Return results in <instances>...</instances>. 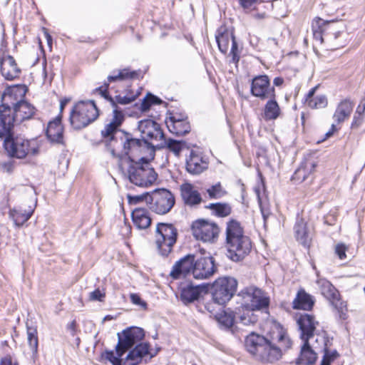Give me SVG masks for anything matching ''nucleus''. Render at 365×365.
Returning a JSON list of instances; mask_svg holds the SVG:
<instances>
[{
  "mask_svg": "<svg viewBox=\"0 0 365 365\" xmlns=\"http://www.w3.org/2000/svg\"><path fill=\"white\" fill-rule=\"evenodd\" d=\"M152 106L151 102L150 101V99L148 96V95L143 98L141 105H140V110L143 112L147 111L150 109V106Z\"/></svg>",
  "mask_w": 365,
  "mask_h": 365,
  "instance_id": "obj_60",
  "label": "nucleus"
},
{
  "mask_svg": "<svg viewBox=\"0 0 365 365\" xmlns=\"http://www.w3.org/2000/svg\"><path fill=\"white\" fill-rule=\"evenodd\" d=\"M209 160L204 154L199 151L191 150L185 159V169L192 175H198L207 170Z\"/></svg>",
  "mask_w": 365,
  "mask_h": 365,
  "instance_id": "obj_15",
  "label": "nucleus"
},
{
  "mask_svg": "<svg viewBox=\"0 0 365 365\" xmlns=\"http://www.w3.org/2000/svg\"><path fill=\"white\" fill-rule=\"evenodd\" d=\"M150 194L149 192H145L142 195H128V202L130 204H137L140 202L145 201L146 203L149 205L150 202Z\"/></svg>",
  "mask_w": 365,
  "mask_h": 365,
  "instance_id": "obj_51",
  "label": "nucleus"
},
{
  "mask_svg": "<svg viewBox=\"0 0 365 365\" xmlns=\"http://www.w3.org/2000/svg\"><path fill=\"white\" fill-rule=\"evenodd\" d=\"M14 168V161L8 160L6 161L0 162V169L6 173H11Z\"/></svg>",
  "mask_w": 365,
  "mask_h": 365,
  "instance_id": "obj_53",
  "label": "nucleus"
},
{
  "mask_svg": "<svg viewBox=\"0 0 365 365\" xmlns=\"http://www.w3.org/2000/svg\"><path fill=\"white\" fill-rule=\"evenodd\" d=\"M133 224L140 230L148 228L151 224L149 212L145 208L138 207L132 212Z\"/></svg>",
  "mask_w": 365,
  "mask_h": 365,
  "instance_id": "obj_33",
  "label": "nucleus"
},
{
  "mask_svg": "<svg viewBox=\"0 0 365 365\" xmlns=\"http://www.w3.org/2000/svg\"><path fill=\"white\" fill-rule=\"evenodd\" d=\"M180 194L186 205L194 207L202 202V198L198 190L191 183L185 182L180 185Z\"/></svg>",
  "mask_w": 365,
  "mask_h": 365,
  "instance_id": "obj_24",
  "label": "nucleus"
},
{
  "mask_svg": "<svg viewBox=\"0 0 365 365\" xmlns=\"http://www.w3.org/2000/svg\"><path fill=\"white\" fill-rule=\"evenodd\" d=\"M318 359L317 353L311 347L310 344H303L299 356L296 359V365H314Z\"/></svg>",
  "mask_w": 365,
  "mask_h": 365,
  "instance_id": "obj_29",
  "label": "nucleus"
},
{
  "mask_svg": "<svg viewBox=\"0 0 365 365\" xmlns=\"http://www.w3.org/2000/svg\"><path fill=\"white\" fill-rule=\"evenodd\" d=\"M138 76V73L137 71H131L128 68H126L118 71H114L112 75L108 76L106 83L109 85L110 83L112 82L134 79L137 78Z\"/></svg>",
  "mask_w": 365,
  "mask_h": 365,
  "instance_id": "obj_37",
  "label": "nucleus"
},
{
  "mask_svg": "<svg viewBox=\"0 0 365 365\" xmlns=\"http://www.w3.org/2000/svg\"><path fill=\"white\" fill-rule=\"evenodd\" d=\"M333 306L338 310L339 313V317L342 319H345L346 318V305L345 302H342L339 299V296L337 297V299H330Z\"/></svg>",
  "mask_w": 365,
  "mask_h": 365,
  "instance_id": "obj_49",
  "label": "nucleus"
},
{
  "mask_svg": "<svg viewBox=\"0 0 365 365\" xmlns=\"http://www.w3.org/2000/svg\"><path fill=\"white\" fill-rule=\"evenodd\" d=\"M237 281L231 277H220L212 285V299L218 304L229 302L237 291Z\"/></svg>",
  "mask_w": 365,
  "mask_h": 365,
  "instance_id": "obj_7",
  "label": "nucleus"
},
{
  "mask_svg": "<svg viewBox=\"0 0 365 365\" xmlns=\"http://www.w3.org/2000/svg\"><path fill=\"white\" fill-rule=\"evenodd\" d=\"M170 132L176 135H184L190 130V125L187 120H176L174 118L173 121H165Z\"/></svg>",
  "mask_w": 365,
  "mask_h": 365,
  "instance_id": "obj_35",
  "label": "nucleus"
},
{
  "mask_svg": "<svg viewBox=\"0 0 365 365\" xmlns=\"http://www.w3.org/2000/svg\"><path fill=\"white\" fill-rule=\"evenodd\" d=\"M4 148L10 158L23 159L28 155H36L39 145L36 139H26L23 136H13L11 133L4 140Z\"/></svg>",
  "mask_w": 365,
  "mask_h": 365,
  "instance_id": "obj_3",
  "label": "nucleus"
},
{
  "mask_svg": "<svg viewBox=\"0 0 365 365\" xmlns=\"http://www.w3.org/2000/svg\"><path fill=\"white\" fill-rule=\"evenodd\" d=\"M174 118L176 119V120H187V117L185 115L181 113H175L167 119L166 121H173Z\"/></svg>",
  "mask_w": 365,
  "mask_h": 365,
  "instance_id": "obj_62",
  "label": "nucleus"
},
{
  "mask_svg": "<svg viewBox=\"0 0 365 365\" xmlns=\"http://www.w3.org/2000/svg\"><path fill=\"white\" fill-rule=\"evenodd\" d=\"M216 270L212 257H201L194 262L192 274L195 279H205L212 276Z\"/></svg>",
  "mask_w": 365,
  "mask_h": 365,
  "instance_id": "obj_18",
  "label": "nucleus"
},
{
  "mask_svg": "<svg viewBox=\"0 0 365 365\" xmlns=\"http://www.w3.org/2000/svg\"><path fill=\"white\" fill-rule=\"evenodd\" d=\"M347 250L348 247L344 243H339L335 246V253L340 259H346Z\"/></svg>",
  "mask_w": 365,
  "mask_h": 365,
  "instance_id": "obj_52",
  "label": "nucleus"
},
{
  "mask_svg": "<svg viewBox=\"0 0 365 365\" xmlns=\"http://www.w3.org/2000/svg\"><path fill=\"white\" fill-rule=\"evenodd\" d=\"M251 93L261 100L275 98V90L270 86L267 75H260L255 77L251 83Z\"/></svg>",
  "mask_w": 365,
  "mask_h": 365,
  "instance_id": "obj_16",
  "label": "nucleus"
},
{
  "mask_svg": "<svg viewBox=\"0 0 365 365\" xmlns=\"http://www.w3.org/2000/svg\"><path fill=\"white\" fill-rule=\"evenodd\" d=\"M191 228L194 237L205 242H215L220 232L216 223L203 219L193 222Z\"/></svg>",
  "mask_w": 365,
  "mask_h": 365,
  "instance_id": "obj_11",
  "label": "nucleus"
},
{
  "mask_svg": "<svg viewBox=\"0 0 365 365\" xmlns=\"http://www.w3.org/2000/svg\"><path fill=\"white\" fill-rule=\"evenodd\" d=\"M254 310L250 309H246V311L239 317V322L243 325H250L255 324L258 319L257 317L254 314Z\"/></svg>",
  "mask_w": 365,
  "mask_h": 365,
  "instance_id": "obj_48",
  "label": "nucleus"
},
{
  "mask_svg": "<svg viewBox=\"0 0 365 365\" xmlns=\"http://www.w3.org/2000/svg\"><path fill=\"white\" fill-rule=\"evenodd\" d=\"M245 338V342H258V341L261 339V336L259 334H255L252 331L250 334H247L244 336Z\"/></svg>",
  "mask_w": 365,
  "mask_h": 365,
  "instance_id": "obj_58",
  "label": "nucleus"
},
{
  "mask_svg": "<svg viewBox=\"0 0 365 365\" xmlns=\"http://www.w3.org/2000/svg\"><path fill=\"white\" fill-rule=\"evenodd\" d=\"M339 357V354L335 349H329L327 347L324 349V355L320 365H331L336 359Z\"/></svg>",
  "mask_w": 365,
  "mask_h": 365,
  "instance_id": "obj_47",
  "label": "nucleus"
},
{
  "mask_svg": "<svg viewBox=\"0 0 365 365\" xmlns=\"http://www.w3.org/2000/svg\"><path fill=\"white\" fill-rule=\"evenodd\" d=\"M113 118L108 123L103 130H101V135L104 138H108L110 141L115 140L118 138V135L123 132L118 130V128L121 125L125 119L124 114L119 108H113Z\"/></svg>",
  "mask_w": 365,
  "mask_h": 365,
  "instance_id": "obj_20",
  "label": "nucleus"
},
{
  "mask_svg": "<svg viewBox=\"0 0 365 365\" xmlns=\"http://www.w3.org/2000/svg\"><path fill=\"white\" fill-rule=\"evenodd\" d=\"M63 128L61 125V118L56 117L53 121L48 123L46 135L50 141L58 144H63Z\"/></svg>",
  "mask_w": 365,
  "mask_h": 365,
  "instance_id": "obj_26",
  "label": "nucleus"
},
{
  "mask_svg": "<svg viewBox=\"0 0 365 365\" xmlns=\"http://www.w3.org/2000/svg\"><path fill=\"white\" fill-rule=\"evenodd\" d=\"M264 342H271V341H277L279 342H290V339L287 335L286 330L280 325L275 326L270 333V340L262 338Z\"/></svg>",
  "mask_w": 365,
  "mask_h": 365,
  "instance_id": "obj_42",
  "label": "nucleus"
},
{
  "mask_svg": "<svg viewBox=\"0 0 365 365\" xmlns=\"http://www.w3.org/2000/svg\"><path fill=\"white\" fill-rule=\"evenodd\" d=\"M342 35L343 34L340 31H336L330 34H322L320 31H314V38H319L322 43L324 42L325 38L327 40H334L336 41L332 43L331 49H337L344 46L345 41H337V39L340 38Z\"/></svg>",
  "mask_w": 365,
  "mask_h": 365,
  "instance_id": "obj_39",
  "label": "nucleus"
},
{
  "mask_svg": "<svg viewBox=\"0 0 365 365\" xmlns=\"http://www.w3.org/2000/svg\"><path fill=\"white\" fill-rule=\"evenodd\" d=\"M206 193L210 199H220L227 194V190L220 182L212 185L206 189Z\"/></svg>",
  "mask_w": 365,
  "mask_h": 365,
  "instance_id": "obj_44",
  "label": "nucleus"
},
{
  "mask_svg": "<svg viewBox=\"0 0 365 365\" xmlns=\"http://www.w3.org/2000/svg\"><path fill=\"white\" fill-rule=\"evenodd\" d=\"M239 296L244 300L242 304L252 310L267 309L269 304V298L255 287H246L239 293Z\"/></svg>",
  "mask_w": 365,
  "mask_h": 365,
  "instance_id": "obj_10",
  "label": "nucleus"
},
{
  "mask_svg": "<svg viewBox=\"0 0 365 365\" xmlns=\"http://www.w3.org/2000/svg\"><path fill=\"white\" fill-rule=\"evenodd\" d=\"M138 128L140 132L142 140L149 146L154 141L163 140L164 133L160 125L151 119H145L138 122Z\"/></svg>",
  "mask_w": 365,
  "mask_h": 365,
  "instance_id": "obj_13",
  "label": "nucleus"
},
{
  "mask_svg": "<svg viewBox=\"0 0 365 365\" xmlns=\"http://www.w3.org/2000/svg\"><path fill=\"white\" fill-rule=\"evenodd\" d=\"M225 235L226 255L230 260L239 262L250 255L252 241L245 235L244 229L238 221L230 220L227 222Z\"/></svg>",
  "mask_w": 365,
  "mask_h": 365,
  "instance_id": "obj_1",
  "label": "nucleus"
},
{
  "mask_svg": "<svg viewBox=\"0 0 365 365\" xmlns=\"http://www.w3.org/2000/svg\"><path fill=\"white\" fill-rule=\"evenodd\" d=\"M120 136L124 153L128 156L130 163L136 162L135 158H140L141 155L150 146L143 140L134 138L128 133H122Z\"/></svg>",
  "mask_w": 365,
  "mask_h": 365,
  "instance_id": "obj_12",
  "label": "nucleus"
},
{
  "mask_svg": "<svg viewBox=\"0 0 365 365\" xmlns=\"http://www.w3.org/2000/svg\"><path fill=\"white\" fill-rule=\"evenodd\" d=\"M0 365H19V364L11 356L8 355L1 359Z\"/></svg>",
  "mask_w": 365,
  "mask_h": 365,
  "instance_id": "obj_57",
  "label": "nucleus"
},
{
  "mask_svg": "<svg viewBox=\"0 0 365 365\" xmlns=\"http://www.w3.org/2000/svg\"><path fill=\"white\" fill-rule=\"evenodd\" d=\"M148 96L152 105H158V104H160L163 103V101L160 98H159L158 97H157L153 94L148 93Z\"/></svg>",
  "mask_w": 365,
  "mask_h": 365,
  "instance_id": "obj_63",
  "label": "nucleus"
},
{
  "mask_svg": "<svg viewBox=\"0 0 365 365\" xmlns=\"http://www.w3.org/2000/svg\"><path fill=\"white\" fill-rule=\"evenodd\" d=\"M1 73L5 79L13 81L19 76L21 70L15 59L10 55H6L0 58Z\"/></svg>",
  "mask_w": 365,
  "mask_h": 365,
  "instance_id": "obj_23",
  "label": "nucleus"
},
{
  "mask_svg": "<svg viewBox=\"0 0 365 365\" xmlns=\"http://www.w3.org/2000/svg\"><path fill=\"white\" fill-rule=\"evenodd\" d=\"M127 174L130 182L143 187L152 185L158 177L155 170L145 157H140L139 161L130 163Z\"/></svg>",
  "mask_w": 365,
  "mask_h": 365,
  "instance_id": "obj_4",
  "label": "nucleus"
},
{
  "mask_svg": "<svg viewBox=\"0 0 365 365\" xmlns=\"http://www.w3.org/2000/svg\"><path fill=\"white\" fill-rule=\"evenodd\" d=\"M12 90H14V93L11 95V99L9 101V103H10L13 106L14 114L12 117L14 118V122L21 123L25 120L31 118L36 112L35 107L26 101H19L17 103H13V96L16 95L17 87L9 89L6 92Z\"/></svg>",
  "mask_w": 365,
  "mask_h": 365,
  "instance_id": "obj_17",
  "label": "nucleus"
},
{
  "mask_svg": "<svg viewBox=\"0 0 365 365\" xmlns=\"http://www.w3.org/2000/svg\"><path fill=\"white\" fill-rule=\"evenodd\" d=\"M232 36H235L232 32H230L225 27H220L217 30V34H216V41L217 43V46L219 50L222 53H226L229 48L230 42L232 43Z\"/></svg>",
  "mask_w": 365,
  "mask_h": 365,
  "instance_id": "obj_34",
  "label": "nucleus"
},
{
  "mask_svg": "<svg viewBox=\"0 0 365 365\" xmlns=\"http://www.w3.org/2000/svg\"><path fill=\"white\" fill-rule=\"evenodd\" d=\"M163 145H166L168 149L173 152L175 155H179L183 148L182 142L173 139H168V140H165L163 138V140H161L160 144L157 145V146H163Z\"/></svg>",
  "mask_w": 365,
  "mask_h": 365,
  "instance_id": "obj_45",
  "label": "nucleus"
},
{
  "mask_svg": "<svg viewBox=\"0 0 365 365\" xmlns=\"http://www.w3.org/2000/svg\"><path fill=\"white\" fill-rule=\"evenodd\" d=\"M27 339L29 342H38L36 329L27 327Z\"/></svg>",
  "mask_w": 365,
  "mask_h": 365,
  "instance_id": "obj_55",
  "label": "nucleus"
},
{
  "mask_svg": "<svg viewBox=\"0 0 365 365\" xmlns=\"http://www.w3.org/2000/svg\"><path fill=\"white\" fill-rule=\"evenodd\" d=\"M235 320V315L230 309L225 310L217 316L218 322L225 328L228 329L232 327Z\"/></svg>",
  "mask_w": 365,
  "mask_h": 365,
  "instance_id": "obj_43",
  "label": "nucleus"
},
{
  "mask_svg": "<svg viewBox=\"0 0 365 365\" xmlns=\"http://www.w3.org/2000/svg\"><path fill=\"white\" fill-rule=\"evenodd\" d=\"M363 122V117L362 115H359L357 114H355L354 116L353 122L351 123V128H355L360 126V125Z\"/></svg>",
  "mask_w": 365,
  "mask_h": 365,
  "instance_id": "obj_61",
  "label": "nucleus"
},
{
  "mask_svg": "<svg viewBox=\"0 0 365 365\" xmlns=\"http://www.w3.org/2000/svg\"><path fill=\"white\" fill-rule=\"evenodd\" d=\"M353 107L354 103L348 99L341 101L333 115L334 122L340 124L349 118L353 110Z\"/></svg>",
  "mask_w": 365,
  "mask_h": 365,
  "instance_id": "obj_32",
  "label": "nucleus"
},
{
  "mask_svg": "<svg viewBox=\"0 0 365 365\" xmlns=\"http://www.w3.org/2000/svg\"><path fill=\"white\" fill-rule=\"evenodd\" d=\"M365 110V99L362 100L360 103V104L358 106L356 113L359 115H362Z\"/></svg>",
  "mask_w": 365,
  "mask_h": 365,
  "instance_id": "obj_64",
  "label": "nucleus"
},
{
  "mask_svg": "<svg viewBox=\"0 0 365 365\" xmlns=\"http://www.w3.org/2000/svg\"><path fill=\"white\" fill-rule=\"evenodd\" d=\"M105 297V292L101 291L99 289H96L90 293L89 299L92 301L102 302Z\"/></svg>",
  "mask_w": 365,
  "mask_h": 365,
  "instance_id": "obj_54",
  "label": "nucleus"
},
{
  "mask_svg": "<svg viewBox=\"0 0 365 365\" xmlns=\"http://www.w3.org/2000/svg\"><path fill=\"white\" fill-rule=\"evenodd\" d=\"M195 257L187 255L178 260L173 266L170 277L173 279H179L185 277L193 270Z\"/></svg>",
  "mask_w": 365,
  "mask_h": 365,
  "instance_id": "obj_19",
  "label": "nucleus"
},
{
  "mask_svg": "<svg viewBox=\"0 0 365 365\" xmlns=\"http://www.w3.org/2000/svg\"><path fill=\"white\" fill-rule=\"evenodd\" d=\"M206 291V284L194 286L190 283L181 287L180 299L183 304H187L197 300L201 293Z\"/></svg>",
  "mask_w": 365,
  "mask_h": 365,
  "instance_id": "obj_25",
  "label": "nucleus"
},
{
  "mask_svg": "<svg viewBox=\"0 0 365 365\" xmlns=\"http://www.w3.org/2000/svg\"><path fill=\"white\" fill-rule=\"evenodd\" d=\"M108 89V83H104L103 86L96 88L95 91L107 100L110 103L113 108H119L118 104L127 105L134 101L136 98L135 95H126L123 96L121 95H117L115 98H113L109 95Z\"/></svg>",
  "mask_w": 365,
  "mask_h": 365,
  "instance_id": "obj_22",
  "label": "nucleus"
},
{
  "mask_svg": "<svg viewBox=\"0 0 365 365\" xmlns=\"http://www.w3.org/2000/svg\"><path fill=\"white\" fill-rule=\"evenodd\" d=\"M177 237L178 230L173 225L163 222L158 223L155 241L158 253L163 257H168L176 243Z\"/></svg>",
  "mask_w": 365,
  "mask_h": 365,
  "instance_id": "obj_6",
  "label": "nucleus"
},
{
  "mask_svg": "<svg viewBox=\"0 0 365 365\" xmlns=\"http://www.w3.org/2000/svg\"><path fill=\"white\" fill-rule=\"evenodd\" d=\"M245 349L256 359L273 363L279 360L282 352L275 344H244Z\"/></svg>",
  "mask_w": 365,
  "mask_h": 365,
  "instance_id": "obj_8",
  "label": "nucleus"
},
{
  "mask_svg": "<svg viewBox=\"0 0 365 365\" xmlns=\"http://www.w3.org/2000/svg\"><path fill=\"white\" fill-rule=\"evenodd\" d=\"M206 207L212 210V213L219 217H227L232 212L231 206L226 202L211 203Z\"/></svg>",
  "mask_w": 365,
  "mask_h": 365,
  "instance_id": "obj_40",
  "label": "nucleus"
},
{
  "mask_svg": "<svg viewBox=\"0 0 365 365\" xmlns=\"http://www.w3.org/2000/svg\"><path fill=\"white\" fill-rule=\"evenodd\" d=\"M159 349L152 353L149 351V344H117L115 353L106 350L101 353V358L112 365H138L143 356L153 357Z\"/></svg>",
  "mask_w": 365,
  "mask_h": 365,
  "instance_id": "obj_2",
  "label": "nucleus"
},
{
  "mask_svg": "<svg viewBox=\"0 0 365 365\" xmlns=\"http://www.w3.org/2000/svg\"><path fill=\"white\" fill-rule=\"evenodd\" d=\"M317 284L320 288L322 294L326 298H327L329 300L337 299L339 292L330 282L325 279L320 278L317 279Z\"/></svg>",
  "mask_w": 365,
  "mask_h": 365,
  "instance_id": "obj_38",
  "label": "nucleus"
},
{
  "mask_svg": "<svg viewBox=\"0 0 365 365\" xmlns=\"http://www.w3.org/2000/svg\"><path fill=\"white\" fill-rule=\"evenodd\" d=\"M259 0H238L240 6L244 9H250Z\"/></svg>",
  "mask_w": 365,
  "mask_h": 365,
  "instance_id": "obj_59",
  "label": "nucleus"
},
{
  "mask_svg": "<svg viewBox=\"0 0 365 365\" xmlns=\"http://www.w3.org/2000/svg\"><path fill=\"white\" fill-rule=\"evenodd\" d=\"M14 90L4 92L2 101L3 103L0 106V138H6L11 133L14 124V118L11 115V106L9 101L11 99V95Z\"/></svg>",
  "mask_w": 365,
  "mask_h": 365,
  "instance_id": "obj_14",
  "label": "nucleus"
},
{
  "mask_svg": "<svg viewBox=\"0 0 365 365\" xmlns=\"http://www.w3.org/2000/svg\"><path fill=\"white\" fill-rule=\"evenodd\" d=\"M34 212V207L31 206L28 210H23L21 207L13 208L9 210V217L16 227H20L30 219Z\"/></svg>",
  "mask_w": 365,
  "mask_h": 365,
  "instance_id": "obj_30",
  "label": "nucleus"
},
{
  "mask_svg": "<svg viewBox=\"0 0 365 365\" xmlns=\"http://www.w3.org/2000/svg\"><path fill=\"white\" fill-rule=\"evenodd\" d=\"M327 98L324 95L315 96L313 99H308L307 106L312 109H319L327 107Z\"/></svg>",
  "mask_w": 365,
  "mask_h": 365,
  "instance_id": "obj_46",
  "label": "nucleus"
},
{
  "mask_svg": "<svg viewBox=\"0 0 365 365\" xmlns=\"http://www.w3.org/2000/svg\"><path fill=\"white\" fill-rule=\"evenodd\" d=\"M297 323L300 330V338L303 342H308L314 336L316 325L318 324L313 316L304 314L297 319Z\"/></svg>",
  "mask_w": 365,
  "mask_h": 365,
  "instance_id": "obj_21",
  "label": "nucleus"
},
{
  "mask_svg": "<svg viewBox=\"0 0 365 365\" xmlns=\"http://www.w3.org/2000/svg\"><path fill=\"white\" fill-rule=\"evenodd\" d=\"M241 51L239 49L238 44L236 41L235 37L232 36V43L231 46V50L230 52V56L232 57L231 62L237 64L240 58Z\"/></svg>",
  "mask_w": 365,
  "mask_h": 365,
  "instance_id": "obj_50",
  "label": "nucleus"
},
{
  "mask_svg": "<svg viewBox=\"0 0 365 365\" xmlns=\"http://www.w3.org/2000/svg\"><path fill=\"white\" fill-rule=\"evenodd\" d=\"M315 164L312 162L306 163L305 165H301L294 173L292 180L299 182L304 181L309 174L314 170Z\"/></svg>",
  "mask_w": 365,
  "mask_h": 365,
  "instance_id": "obj_41",
  "label": "nucleus"
},
{
  "mask_svg": "<svg viewBox=\"0 0 365 365\" xmlns=\"http://www.w3.org/2000/svg\"><path fill=\"white\" fill-rule=\"evenodd\" d=\"M145 336L143 329L138 327H130L118 334V342H140Z\"/></svg>",
  "mask_w": 365,
  "mask_h": 365,
  "instance_id": "obj_27",
  "label": "nucleus"
},
{
  "mask_svg": "<svg viewBox=\"0 0 365 365\" xmlns=\"http://www.w3.org/2000/svg\"><path fill=\"white\" fill-rule=\"evenodd\" d=\"M175 202L173 193L167 189H156L150 193L149 208L159 215L170 211Z\"/></svg>",
  "mask_w": 365,
  "mask_h": 365,
  "instance_id": "obj_9",
  "label": "nucleus"
},
{
  "mask_svg": "<svg viewBox=\"0 0 365 365\" xmlns=\"http://www.w3.org/2000/svg\"><path fill=\"white\" fill-rule=\"evenodd\" d=\"M98 115V110L93 101H80L71 111L70 123L74 129L80 130L93 122Z\"/></svg>",
  "mask_w": 365,
  "mask_h": 365,
  "instance_id": "obj_5",
  "label": "nucleus"
},
{
  "mask_svg": "<svg viewBox=\"0 0 365 365\" xmlns=\"http://www.w3.org/2000/svg\"><path fill=\"white\" fill-rule=\"evenodd\" d=\"M296 240L304 247H309L311 243V236L307 227V223L302 218H297L294 227Z\"/></svg>",
  "mask_w": 365,
  "mask_h": 365,
  "instance_id": "obj_28",
  "label": "nucleus"
},
{
  "mask_svg": "<svg viewBox=\"0 0 365 365\" xmlns=\"http://www.w3.org/2000/svg\"><path fill=\"white\" fill-rule=\"evenodd\" d=\"M264 108L263 118L265 120H276L281 114L277 102L274 98H269Z\"/></svg>",
  "mask_w": 365,
  "mask_h": 365,
  "instance_id": "obj_36",
  "label": "nucleus"
},
{
  "mask_svg": "<svg viewBox=\"0 0 365 365\" xmlns=\"http://www.w3.org/2000/svg\"><path fill=\"white\" fill-rule=\"evenodd\" d=\"M314 304V297L305 292L304 289H299L292 302V307L294 309L311 310Z\"/></svg>",
  "mask_w": 365,
  "mask_h": 365,
  "instance_id": "obj_31",
  "label": "nucleus"
},
{
  "mask_svg": "<svg viewBox=\"0 0 365 365\" xmlns=\"http://www.w3.org/2000/svg\"><path fill=\"white\" fill-rule=\"evenodd\" d=\"M130 300L131 302L136 305H140L143 307H146V303L143 302L140 296L137 294H130Z\"/></svg>",
  "mask_w": 365,
  "mask_h": 365,
  "instance_id": "obj_56",
  "label": "nucleus"
}]
</instances>
